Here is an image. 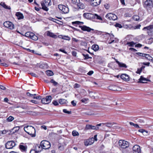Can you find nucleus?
Here are the masks:
<instances>
[{
  "label": "nucleus",
  "mask_w": 153,
  "mask_h": 153,
  "mask_svg": "<svg viewBox=\"0 0 153 153\" xmlns=\"http://www.w3.org/2000/svg\"><path fill=\"white\" fill-rule=\"evenodd\" d=\"M24 130L25 132L32 137L35 136V129L33 127L31 126H27L24 127Z\"/></svg>",
  "instance_id": "obj_1"
},
{
  "label": "nucleus",
  "mask_w": 153,
  "mask_h": 153,
  "mask_svg": "<svg viewBox=\"0 0 153 153\" xmlns=\"http://www.w3.org/2000/svg\"><path fill=\"white\" fill-rule=\"evenodd\" d=\"M118 144L119 146L123 149H126L129 145V143L128 142L123 140H119Z\"/></svg>",
  "instance_id": "obj_2"
},
{
  "label": "nucleus",
  "mask_w": 153,
  "mask_h": 153,
  "mask_svg": "<svg viewBox=\"0 0 153 153\" xmlns=\"http://www.w3.org/2000/svg\"><path fill=\"white\" fill-rule=\"evenodd\" d=\"M58 8L59 10L61 11L62 13L63 14L67 13L69 11L68 8L63 5H59Z\"/></svg>",
  "instance_id": "obj_3"
},
{
  "label": "nucleus",
  "mask_w": 153,
  "mask_h": 153,
  "mask_svg": "<svg viewBox=\"0 0 153 153\" xmlns=\"http://www.w3.org/2000/svg\"><path fill=\"white\" fill-rule=\"evenodd\" d=\"M16 145L15 143L13 140L8 141L5 144V147L7 149H11L15 146Z\"/></svg>",
  "instance_id": "obj_4"
},
{
  "label": "nucleus",
  "mask_w": 153,
  "mask_h": 153,
  "mask_svg": "<svg viewBox=\"0 0 153 153\" xmlns=\"http://www.w3.org/2000/svg\"><path fill=\"white\" fill-rule=\"evenodd\" d=\"M144 7L145 8H151L153 7V0H146L144 2Z\"/></svg>",
  "instance_id": "obj_5"
},
{
  "label": "nucleus",
  "mask_w": 153,
  "mask_h": 153,
  "mask_svg": "<svg viewBox=\"0 0 153 153\" xmlns=\"http://www.w3.org/2000/svg\"><path fill=\"white\" fill-rule=\"evenodd\" d=\"M105 17L109 20H115L117 19V17L115 14L112 13H109L107 14L106 16Z\"/></svg>",
  "instance_id": "obj_6"
},
{
  "label": "nucleus",
  "mask_w": 153,
  "mask_h": 153,
  "mask_svg": "<svg viewBox=\"0 0 153 153\" xmlns=\"http://www.w3.org/2000/svg\"><path fill=\"white\" fill-rule=\"evenodd\" d=\"M42 8L46 11H48V0H43L41 2Z\"/></svg>",
  "instance_id": "obj_7"
},
{
  "label": "nucleus",
  "mask_w": 153,
  "mask_h": 153,
  "mask_svg": "<svg viewBox=\"0 0 153 153\" xmlns=\"http://www.w3.org/2000/svg\"><path fill=\"white\" fill-rule=\"evenodd\" d=\"M105 34H108L109 35V36L110 37V39L108 42V43L111 44L113 42H118V40L116 38H115L114 39V36L113 34H109L108 33H106Z\"/></svg>",
  "instance_id": "obj_8"
},
{
  "label": "nucleus",
  "mask_w": 153,
  "mask_h": 153,
  "mask_svg": "<svg viewBox=\"0 0 153 153\" xmlns=\"http://www.w3.org/2000/svg\"><path fill=\"white\" fill-rule=\"evenodd\" d=\"M3 25L5 27L10 29H13L14 28V25L10 21H7L4 22Z\"/></svg>",
  "instance_id": "obj_9"
},
{
  "label": "nucleus",
  "mask_w": 153,
  "mask_h": 153,
  "mask_svg": "<svg viewBox=\"0 0 153 153\" xmlns=\"http://www.w3.org/2000/svg\"><path fill=\"white\" fill-rule=\"evenodd\" d=\"M79 27L82 30L88 32H91V31H94V29L85 25L79 26Z\"/></svg>",
  "instance_id": "obj_10"
},
{
  "label": "nucleus",
  "mask_w": 153,
  "mask_h": 153,
  "mask_svg": "<svg viewBox=\"0 0 153 153\" xmlns=\"http://www.w3.org/2000/svg\"><path fill=\"white\" fill-rule=\"evenodd\" d=\"M133 153H141L140 147L138 145H135L133 147Z\"/></svg>",
  "instance_id": "obj_11"
},
{
  "label": "nucleus",
  "mask_w": 153,
  "mask_h": 153,
  "mask_svg": "<svg viewBox=\"0 0 153 153\" xmlns=\"http://www.w3.org/2000/svg\"><path fill=\"white\" fill-rule=\"evenodd\" d=\"M99 129V127L97 126H92L91 125L87 124L86 126L85 129L88 130H97Z\"/></svg>",
  "instance_id": "obj_12"
},
{
  "label": "nucleus",
  "mask_w": 153,
  "mask_h": 153,
  "mask_svg": "<svg viewBox=\"0 0 153 153\" xmlns=\"http://www.w3.org/2000/svg\"><path fill=\"white\" fill-rule=\"evenodd\" d=\"M40 145L44 149H48V141L46 140H44L41 141Z\"/></svg>",
  "instance_id": "obj_13"
},
{
  "label": "nucleus",
  "mask_w": 153,
  "mask_h": 153,
  "mask_svg": "<svg viewBox=\"0 0 153 153\" xmlns=\"http://www.w3.org/2000/svg\"><path fill=\"white\" fill-rule=\"evenodd\" d=\"M120 77L124 81H128L130 80L129 77L126 74H123L120 75Z\"/></svg>",
  "instance_id": "obj_14"
},
{
  "label": "nucleus",
  "mask_w": 153,
  "mask_h": 153,
  "mask_svg": "<svg viewBox=\"0 0 153 153\" xmlns=\"http://www.w3.org/2000/svg\"><path fill=\"white\" fill-rule=\"evenodd\" d=\"M94 142V139L93 138H90L85 142V145L87 146L92 144Z\"/></svg>",
  "instance_id": "obj_15"
},
{
  "label": "nucleus",
  "mask_w": 153,
  "mask_h": 153,
  "mask_svg": "<svg viewBox=\"0 0 153 153\" xmlns=\"http://www.w3.org/2000/svg\"><path fill=\"white\" fill-rule=\"evenodd\" d=\"M101 2L100 0H92L91 4L93 6H97L99 5Z\"/></svg>",
  "instance_id": "obj_16"
},
{
  "label": "nucleus",
  "mask_w": 153,
  "mask_h": 153,
  "mask_svg": "<svg viewBox=\"0 0 153 153\" xmlns=\"http://www.w3.org/2000/svg\"><path fill=\"white\" fill-rule=\"evenodd\" d=\"M19 148L22 152H26L27 151V146L26 145L20 144L19 146Z\"/></svg>",
  "instance_id": "obj_17"
},
{
  "label": "nucleus",
  "mask_w": 153,
  "mask_h": 153,
  "mask_svg": "<svg viewBox=\"0 0 153 153\" xmlns=\"http://www.w3.org/2000/svg\"><path fill=\"white\" fill-rule=\"evenodd\" d=\"M19 129V126H16L13 128L12 129L10 130V132L11 134H13L16 132Z\"/></svg>",
  "instance_id": "obj_18"
},
{
  "label": "nucleus",
  "mask_w": 153,
  "mask_h": 153,
  "mask_svg": "<svg viewBox=\"0 0 153 153\" xmlns=\"http://www.w3.org/2000/svg\"><path fill=\"white\" fill-rule=\"evenodd\" d=\"M42 149H43L41 145L37 144L35 145V148L34 149L36 151L40 152L41 151Z\"/></svg>",
  "instance_id": "obj_19"
},
{
  "label": "nucleus",
  "mask_w": 153,
  "mask_h": 153,
  "mask_svg": "<svg viewBox=\"0 0 153 153\" xmlns=\"http://www.w3.org/2000/svg\"><path fill=\"white\" fill-rule=\"evenodd\" d=\"M16 16L18 17V19H23L24 18L23 14L20 12H16Z\"/></svg>",
  "instance_id": "obj_20"
},
{
  "label": "nucleus",
  "mask_w": 153,
  "mask_h": 153,
  "mask_svg": "<svg viewBox=\"0 0 153 153\" xmlns=\"http://www.w3.org/2000/svg\"><path fill=\"white\" fill-rule=\"evenodd\" d=\"M48 19H49L50 20L52 21L53 22H54L59 24L62 25L63 23V22H61V21L59 20L56 19H55L53 18L52 17H50L48 18Z\"/></svg>",
  "instance_id": "obj_21"
},
{
  "label": "nucleus",
  "mask_w": 153,
  "mask_h": 153,
  "mask_svg": "<svg viewBox=\"0 0 153 153\" xmlns=\"http://www.w3.org/2000/svg\"><path fill=\"white\" fill-rule=\"evenodd\" d=\"M117 86L114 85H111L108 87L109 89L114 91H118V90L117 89Z\"/></svg>",
  "instance_id": "obj_22"
},
{
  "label": "nucleus",
  "mask_w": 153,
  "mask_h": 153,
  "mask_svg": "<svg viewBox=\"0 0 153 153\" xmlns=\"http://www.w3.org/2000/svg\"><path fill=\"white\" fill-rule=\"evenodd\" d=\"M139 81L138 82V83H146V82H143V81H146V79L143 77V76H141L140 77V78L139 79Z\"/></svg>",
  "instance_id": "obj_23"
},
{
  "label": "nucleus",
  "mask_w": 153,
  "mask_h": 153,
  "mask_svg": "<svg viewBox=\"0 0 153 153\" xmlns=\"http://www.w3.org/2000/svg\"><path fill=\"white\" fill-rule=\"evenodd\" d=\"M76 5L77 6L78 8L80 9H83L85 8V6L84 4L78 2L77 4H76Z\"/></svg>",
  "instance_id": "obj_24"
},
{
  "label": "nucleus",
  "mask_w": 153,
  "mask_h": 153,
  "mask_svg": "<svg viewBox=\"0 0 153 153\" xmlns=\"http://www.w3.org/2000/svg\"><path fill=\"white\" fill-rule=\"evenodd\" d=\"M48 36L54 39H56L57 37V36L56 35L49 31H48Z\"/></svg>",
  "instance_id": "obj_25"
},
{
  "label": "nucleus",
  "mask_w": 153,
  "mask_h": 153,
  "mask_svg": "<svg viewBox=\"0 0 153 153\" xmlns=\"http://www.w3.org/2000/svg\"><path fill=\"white\" fill-rule=\"evenodd\" d=\"M48 96L46 97V98H43L41 100V102L42 103L44 104H48Z\"/></svg>",
  "instance_id": "obj_26"
},
{
  "label": "nucleus",
  "mask_w": 153,
  "mask_h": 153,
  "mask_svg": "<svg viewBox=\"0 0 153 153\" xmlns=\"http://www.w3.org/2000/svg\"><path fill=\"white\" fill-rule=\"evenodd\" d=\"M153 29V25H151L148 26L144 27L143 29V30H145V29H146L147 30H149V31H151V30H152Z\"/></svg>",
  "instance_id": "obj_27"
},
{
  "label": "nucleus",
  "mask_w": 153,
  "mask_h": 153,
  "mask_svg": "<svg viewBox=\"0 0 153 153\" xmlns=\"http://www.w3.org/2000/svg\"><path fill=\"white\" fill-rule=\"evenodd\" d=\"M0 5H1L2 7H3L4 8L6 9H7L9 10H10L11 8L10 7H8L4 2H1L0 3Z\"/></svg>",
  "instance_id": "obj_28"
},
{
  "label": "nucleus",
  "mask_w": 153,
  "mask_h": 153,
  "mask_svg": "<svg viewBox=\"0 0 153 153\" xmlns=\"http://www.w3.org/2000/svg\"><path fill=\"white\" fill-rule=\"evenodd\" d=\"M138 131L142 133L144 135H147L148 134V131L143 129H140L138 130Z\"/></svg>",
  "instance_id": "obj_29"
},
{
  "label": "nucleus",
  "mask_w": 153,
  "mask_h": 153,
  "mask_svg": "<svg viewBox=\"0 0 153 153\" xmlns=\"http://www.w3.org/2000/svg\"><path fill=\"white\" fill-rule=\"evenodd\" d=\"M91 48L95 51H98L99 49V46L97 45H93Z\"/></svg>",
  "instance_id": "obj_30"
},
{
  "label": "nucleus",
  "mask_w": 153,
  "mask_h": 153,
  "mask_svg": "<svg viewBox=\"0 0 153 153\" xmlns=\"http://www.w3.org/2000/svg\"><path fill=\"white\" fill-rule=\"evenodd\" d=\"M31 36L30 37V38L34 40H37L38 39V38L37 36L35 35L33 33H32L31 34Z\"/></svg>",
  "instance_id": "obj_31"
},
{
  "label": "nucleus",
  "mask_w": 153,
  "mask_h": 153,
  "mask_svg": "<svg viewBox=\"0 0 153 153\" xmlns=\"http://www.w3.org/2000/svg\"><path fill=\"white\" fill-rule=\"evenodd\" d=\"M116 124L114 123H104V125H105V126L108 127H111L114 124Z\"/></svg>",
  "instance_id": "obj_32"
},
{
  "label": "nucleus",
  "mask_w": 153,
  "mask_h": 153,
  "mask_svg": "<svg viewBox=\"0 0 153 153\" xmlns=\"http://www.w3.org/2000/svg\"><path fill=\"white\" fill-rule=\"evenodd\" d=\"M50 82L52 83V85L54 86H56L59 84L58 83L56 82L54 79H52L50 81Z\"/></svg>",
  "instance_id": "obj_33"
},
{
  "label": "nucleus",
  "mask_w": 153,
  "mask_h": 153,
  "mask_svg": "<svg viewBox=\"0 0 153 153\" xmlns=\"http://www.w3.org/2000/svg\"><path fill=\"white\" fill-rule=\"evenodd\" d=\"M136 44L133 41L131 42H127L126 43L127 45H128L129 47H133L134 45Z\"/></svg>",
  "instance_id": "obj_34"
},
{
  "label": "nucleus",
  "mask_w": 153,
  "mask_h": 153,
  "mask_svg": "<svg viewBox=\"0 0 153 153\" xmlns=\"http://www.w3.org/2000/svg\"><path fill=\"white\" fill-rule=\"evenodd\" d=\"M59 103L61 104H63L66 103L67 102V100L64 99H60L59 101Z\"/></svg>",
  "instance_id": "obj_35"
},
{
  "label": "nucleus",
  "mask_w": 153,
  "mask_h": 153,
  "mask_svg": "<svg viewBox=\"0 0 153 153\" xmlns=\"http://www.w3.org/2000/svg\"><path fill=\"white\" fill-rule=\"evenodd\" d=\"M26 94L27 96L32 97V98H34V97L35 96H36V94H32L30 93L29 92L27 93Z\"/></svg>",
  "instance_id": "obj_36"
},
{
  "label": "nucleus",
  "mask_w": 153,
  "mask_h": 153,
  "mask_svg": "<svg viewBox=\"0 0 153 153\" xmlns=\"http://www.w3.org/2000/svg\"><path fill=\"white\" fill-rule=\"evenodd\" d=\"M94 18L100 20H102V18L100 16H99L97 14H95L94 16Z\"/></svg>",
  "instance_id": "obj_37"
},
{
  "label": "nucleus",
  "mask_w": 153,
  "mask_h": 153,
  "mask_svg": "<svg viewBox=\"0 0 153 153\" xmlns=\"http://www.w3.org/2000/svg\"><path fill=\"white\" fill-rule=\"evenodd\" d=\"M32 33L30 32H27L25 33V36L26 37L30 38L31 36V34Z\"/></svg>",
  "instance_id": "obj_38"
},
{
  "label": "nucleus",
  "mask_w": 153,
  "mask_h": 153,
  "mask_svg": "<svg viewBox=\"0 0 153 153\" xmlns=\"http://www.w3.org/2000/svg\"><path fill=\"white\" fill-rule=\"evenodd\" d=\"M72 134L74 136H79V133L77 131L74 130L72 132Z\"/></svg>",
  "instance_id": "obj_39"
},
{
  "label": "nucleus",
  "mask_w": 153,
  "mask_h": 153,
  "mask_svg": "<svg viewBox=\"0 0 153 153\" xmlns=\"http://www.w3.org/2000/svg\"><path fill=\"white\" fill-rule=\"evenodd\" d=\"M120 67H123L125 68H127V66L124 63L120 62V63L118 65Z\"/></svg>",
  "instance_id": "obj_40"
},
{
  "label": "nucleus",
  "mask_w": 153,
  "mask_h": 153,
  "mask_svg": "<svg viewBox=\"0 0 153 153\" xmlns=\"http://www.w3.org/2000/svg\"><path fill=\"white\" fill-rule=\"evenodd\" d=\"M133 19L136 21H138L140 19V17L137 15L134 16L132 17Z\"/></svg>",
  "instance_id": "obj_41"
},
{
  "label": "nucleus",
  "mask_w": 153,
  "mask_h": 153,
  "mask_svg": "<svg viewBox=\"0 0 153 153\" xmlns=\"http://www.w3.org/2000/svg\"><path fill=\"white\" fill-rule=\"evenodd\" d=\"M129 124L130 125L134 126L135 128H140L139 126L137 124H134L132 122H130Z\"/></svg>",
  "instance_id": "obj_42"
},
{
  "label": "nucleus",
  "mask_w": 153,
  "mask_h": 153,
  "mask_svg": "<svg viewBox=\"0 0 153 153\" xmlns=\"http://www.w3.org/2000/svg\"><path fill=\"white\" fill-rule=\"evenodd\" d=\"M14 119V118L12 116H10L7 119V120L8 122H11Z\"/></svg>",
  "instance_id": "obj_43"
},
{
  "label": "nucleus",
  "mask_w": 153,
  "mask_h": 153,
  "mask_svg": "<svg viewBox=\"0 0 153 153\" xmlns=\"http://www.w3.org/2000/svg\"><path fill=\"white\" fill-rule=\"evenodd\" d=\"M82 55L85 57L84 59H88L89 58H91L92 57H90L89 56V55L88 54H82Z\"/></svg>",
  "instance_id": "obj_44"
},
{
  "label": "nucleus",
  "mask_w": 153,
  "mask_h": 153,
  "mask_svg": "<svg viewBox=\"0 0 153 153\" xmlns=\"http://www.w3.org/2000/svg\"><path fill=\"white\" fill-rule=\"evenodd\" d=\"M62 39L68 41H69L71 39L68 36H64L62 38Z\"/></svg>",
  "instance_id": "obj_45"
},
{
  "label": "nucleus",
  "mask_w": 153,
  "mask_h": 153,
  "mask_svg": "<svg viewBox=\"0 0 153 153\" xmlns=\"http://www.w3.org/2000/svg\"><path fill=\"white\" fill-rule=\"evenodd\" d=\"M85 114L90 115L94 114L93 111H89L86 112L85 113Z\"/></svg>",
  "instance_id": "obj_46"
},
{
  "label": "nucleus",
  "mask_w": 153,
  "mask_h": 153,
  "mask_svg": "<svg viewBox=\"0 0 153 153\" xmlns=\"http://www.w3.org/2000/svg\"><path fill=\"white\" fill-rule=\"evenodd\" d=\"M136 54L138 55L142 56L143 57H145L146 54L145 53H140V52L136 53Z\"/></svg>",
  "instance_id": "obj_47"
},
{
  "label": "nucleus",
  "mask_w": 153,
  "mask_h": 153,
  "mask_svg": "<svg viewBox=\"0 0 153 153\" xmlns=\"http://www.w3.org/2000/svg\"><path fill=\"white\" fill-rule=\"evenodd\" d=\"M145 57L149 61L150 60V59L152 58V57L150 56L149 54H146V55Z\"/></svg>",
  "instance_id": "obj_48"
},
{
  "label": "nucleus",
  "mask_w": 153,
  "mask_h": 153,
  "mask_svg": "<svg viewBox=\"0 0 153 153\" xmlns=\"http://www.w3.org/2000/svg\"><path fill=\"white\" fill-rule=\"evenodd\" d=\"M81 87V85L78 83H75L74 85V88H79Z\"/></svg>",
  "instance_id": "obj_49"
},
{
  "label": "nucleus",
  "mask_w": 153,
  "mask_h": 153,
  "mask_svg": "<svg viewBox=\"0 0 153 153\" xmlns=\"http://www.w3.org/2000/svg\"><path fill=\"white\" fill-rule=\"evenodd\" d=\"M72 3L74 4H76L78 2H79V0H71Z\"/></svg>",
  "instance_id": "obj_50"
},
{
  "label": "nucleus",
  "mask_w": 153,
  "mask_h": 153,
  "mask_svg": "<svg viewBox=\"0 0 153 153\" xmlns=\"http://www.w3.org/2000/svg\"><path fill=\"white\" fill-rule=\"evenodd\" d=\"M64 113H67L68 114H70L71 113V111H69L67 110L66 109H64L63 110Z\"/></svg>",
  "instance_id": "obj_51"
},
{
  "label": "nucleus",
  "mask_w": 153,
  "mask_h": 153,
  "mask_svg": "<svg viewBox=\"0 0 153 153\" xmlns=\"http://www.w3.org/2000/svg\"><path fill=\"white\" fill-rule=\"evenodd\" d=\"M54 73L51 70H48V76H51L53 75Z\"/></svg>",
  "instance_id": "obj_52"
},
{
  "label": "nucleus",
  "mask_w": 153,
  "mask_h": 153,
  "mask_svg": "<svg viewBox=\"0 0 153 153\" xmlns=\"http://www.w3.org/2000/svg\"><path fill=\"white\" fill-rule=\"evenodd\" d=\"M88 100V99L87 98H83L82 99L81 101L83 103H85V102Z\"/></svg>",
  "instance_id": "obj_53"
},
{
  "label": "nucleus",
  "mask_w": 153,
  "mask_h": 153,
  "mask_svg": "<svg viewBox=\"0 0 153 153\" xmlns=\"http://www.w3.org/2000/svg\"><path fill=\"white\" fill-rule=\"evenodd\" d=\"M89 14L87 13H85L83 14V16L85 18H88V17Z\"/></svg>",
  "instance_id": "obj_54"
},
{
  "label": "nucleus",
  "mask_w": 153,
  "mask_h": 153,
  "mask_svg": "<svg viewBox=\"0 0 153 153\" xmlns=\"http://www.w3.org/2000/svg\"><path fill=\"white\" fill-rule=\"evenodd\" d=\"M52 103L55 106H56L59 105L58 102L55 100H54L53 101Z\"/></svg>",
  "instance_id": "obj_55"
},
{
  "label": "nucleus",
  "mask_w": 153,
  "mask_h": 153,
  "mask_svg": "<svg viewBox=\"0 0 153 153\" xmlns=\"http://www.w3.org/2000/svg\"><path fill=\"white\" fill-rule=\"evenodd\" d=\"M80 22L79 21H76L75 22H72V23L73 25H74L75 24H77L78 25H80Z\"/></svg>",
  "instance_id": "obj_56"
},
{
  "label": "nucleus",
  "mask_w": 153,
  "mask_h": 153,
  "mask_svg": "<svg viewBox=\"0 0 153 153\" xmlns=\"http://www.w3.org/2000/svg\"><path fill=\"white\" fill-rule=\"evenodd\" d=\"M115 26L116 27H119L120 28H121L122 27L121 25L119 23H116L115 25Z\"/></svg>",
  "instance_id": "obj_57"
},
{
  "label": "nucleus",
  "mask_w": 153,
  "mask_h": 153,
  "mask_svg": "<svg viewBox=\"0 0 153 153\" xmlns=\"http://www.w3.org/2000/svg\"><path fill=\"white\" fill-rule=\"evenodd\" d=\"M39 152L34 149H32L30 151V153H38Z\"/></svg>",
  "instance_id": "obj_58"
},
{
  "label": "nucleus",
  "mask_w": 153,
  "mask_h": 153,
  "mask_svg": "<svg viewBox=\"0 0 153 153\" xmlns=\"http://www.w3.org/2000/svg\"><path fill=\"white\" fill-rule=\"evenodd\" d=\"M41 98V97L40 96H37L36 97V96H35L34 97V98H33V99H36L38 100H40Z\"/></svg>",
  "instance_id": "obj_59"
},
{
  "label": "nucleus",
  "mask_w": 153,
  "mask_h": 153,
  "mask_svg": "<svg viewBox=\"0 0 153 153\" xmlns=\"http://www.w3.org/2000/svg\"><path fill=\"white\" fill-rule=\"evenodd\" d=\"M142 71V70H141V69H140V68H138L137 71L136 72V73L137 74H140V73Z\"/></svg>",
  "instance_id": "obj_60"
},
{
  "label": "nucleus",
  "mask_w": 153,
  "mask_h": 153,
  "mask_svg": "<svg viewBox=\"0 0 153 153\" xmlns=\"http://www.w3.org/2000/svg\"><path fill=\"white\" fill-rule=\"evenodd\" d=\"M121 151L123 153H128V150L126 149H123L121 150Z\"/></svg>",
  "instance_id": "obj_61"
},
{
  "label": "nucleus",
  "mask_w": 153,
  "mask_h": 153,
  "mask_svg": "<svg viewBox=\"0 0 153 153\" xmlns=\"http://www.w3.org/2000/svg\"><path fill=\"white\" fill-rule=\"evenodd\" d=\"M104 6L106 9H108L109 7V6L108 4L107 3L105 4Z\"/></svg>",
  "instance_id": "obj_62"
},
{
  "label": "nucleus",
  "mask_w": 153,
  "mask_h": 153,
  "mask_svg": "<svg viewBox=\"0 0 153 153\" xmlns=\"http://www.w3.org/2000/svg\"><path fill=\"white\" fill-rule=\"evenodd\" d=\"M59 149L61 150H63L64 149L63 146L60 145L59 146Z\"/></svg>",
  "instance_id": "obj_63"
},
{
  "label": "nucleus",
  "mask_w": 153,
  "mask_h": 153,
  "mask_svg": "<svg viewBox=\"0 0 153 153\" xmlns=\"http://www.w3.org/2000/svg\"><path fill=\"white\" fill-rule=\"evenodd\" d=\"M71 104L73 106H75L76 105V102L74 100H73L71 102Z\"/></svg>",
  "instance_id": "obj_64"
}]
</instances>
